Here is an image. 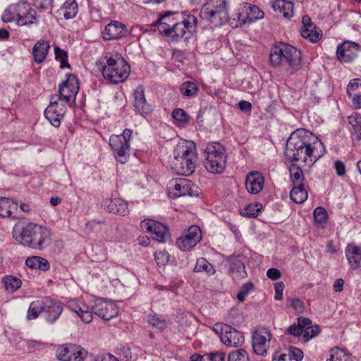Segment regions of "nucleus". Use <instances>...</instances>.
<instances>
[{
    "label": "nucleus",
    "mask_w": 361,
    "mask_h": 361,
    "mask_svg": "<svg viewBox=\"0 0 361 361\" xmlns=\"http://www.w3.org/2000/svg\"><path fill=\"white\" fill-rule=\"evenodd\" d=\"M326 152L323 142L318 137L304 128H299L288 139L284 154L290 161H302L313 165Z\"/></svg>",
    "instance_id": "f257e3e1"
},
{
    "label": "nucleus",
    "mask_w": 361,
    "mask_h": 361,
    "mask_svg": "<svg viewBox=\"0 0 361 361\" xmlns=\"http://www.w3.org/2000/svg\"><path fill=\"white\" fill-rule=\"evenodd\" d=\"M198 161L196 145L190 140H180L169 157L168 165L176 173L189 176L193 173Z\"/></svg>",
    "instance_id": "f03ea898"
},
{
    "label": "nucleus",
    "mask_w": 361,
    "mask_h": 361,
    "mask_svg": "<svg viewBox=\"0 0 361 361\" xmlns=\"http://www.w3.org/2000/svg\"><path fill=\"white\" fill-rule=\"evenodd\" d=\"M157 26L161 34L178 42L192 36L197 27V18L193 15H188L183 21L174 23L171 15H166L159 20Z\"/></svg>",
    "instance_id": "7ed1b4c3"
},
{
    "label": "nucleus",
    "mask_w": 361,
    "mask_h": 361,
    "mask_svg": "<svg viewBox=\"0 0 361 361\" xmlns=\"http://www.w3.org/2000/svg\"><path fill=\"white\" fill-rule=\"evenodd\" d=\"M269 63L274 68L286 67L291 73L296 72L301 66V52L290 44L277 42L271 48Z\"/></svg>",
    "instance_id": "20e7f679"
},
{
    "label": "nucleus",
    "mask_w": 361,
    "mask_h": 361,
    "mask_svg": "<svg viewBox=\"0 0 361 361\" xmlns=\"http://www.w3.org/2000/svg\"><path fill=\"white\" fill-rule=\"evenodd\" d=\"M96 66L104 79L114 84L125 81L130 72L127 62L118 54L106 56L102 61L96 62Z\"/></svg>",
    "instance_id": "39448f33"
},
{
    "label": "nucleus",
    "mask_w": 361,
    "mask_h": 361,
    "mask_svg": "<svg viewBox=\"0 0 361 361\" xmlns=\"http://www.w3.org/2000/svg\"><path fill=\"white\" fill-rule=\"evenodd\" d=\"M13 237L24 246L41 250L49 240L50 231L39 224L28 223L19 233L13 231Z\"/></svg>",
    "instance_id": "423d86ee"
},
{
    "label": "nucleus",
    "mask_w": 361,
    "mask_h": 361,
    "mask_svg": "<svg viewBox=\"0 0 361 361\" xmlns=\"http://www.w3.org/2000/svg\"><path fill=\"white\" fill-rule=\"evenodd\" d=\"M204 166L207 171L214 174L224 172L226 167L227 155L222 145L216 142L208 143L204 149Z\"/></svg>",
    "instance_id": "0eeeda50"
},
{
    "label": "nucleus",
    "mask_w": 361,
    "mask_h": 361,
    "mask_svg": "<svg viewBox=\"0 0 361 361\" xmlns=\"http://www.w3.org/2000/svg\"><path fill=\"white\" fill-rule=\"evenodd\" d=\"M200 16L215 25H223L230 18L226 1L209 0L202 8Z\"/></svg>",
    "instance_id": "6e6552de"
},
{
    "label": "nucleus",
    "mask_w": 361,
    "mask_h": 361,
    "mask_svg": "<svg viewBox=\"0 0 361 361\" xmlns=\"http://www.w3.org/2000/svg\"><path fill=\"white\" fill-rule=\"evenodd\" d=\"M131 135L132 130L126 128L122 134L113 135L109 138V145L115 157L121 164H125L128 159Z\"/></svg>",
    "instance_id": "1a4fd4ad"
},
{
    "label": "nucleus",
    "mask_w": 361,
    "mask_h": 361,
    "mask_svg": "<svg viewBox=\"0 0 361 361\" xmlns=\"http://www.w3.org/2000/svg\"><path fill=\"white\" fill-rule=\"evenodd\" d=\"M56 355L59 361H82L93 358L85 348L74 343L59 345L56 350Z\"/></svg>",
    "instance_id": "9d476101"
},
{
    "label": "nucleus",
    "mask_w": 361,
    "mask_h": 361,
    "mask_svg": "<svg viewBox=\"0 0 361 361\" xmlns=\"http://www.w3.org/2000/svg\"><path fill=\"white\" fill-rule=\"evenodd\" d=\"M214 330L220 334L222 343L229 347H237L243 344V333L226 324H216Z\"/></svg>",
    "instance_id": "9b49d317"
},
{
    "label": "nucleus",
    "mask_w": 361,
    "mask_h": 361,
    "mask_svg": "<svg viewBox=\"0 0 361 361\" xmlns=\"http://www.w3.org/2000/svg\"><path fill=\"white\" fill-rule=\"evenodd\" d=\"M79 90L77 78L73 75H68L66 81L59 88V99L62 102L71 104L75 102Z\"/></svg>",
    "instance_id": "f8f14e48"
},
{
    "label": "nucleus",
    "mask_w": 361,
    "mask_h": 361,
    "mask_svg": "<svg viewBox=\"0 0 361 361\" xmlns=\"http://www.w3.org/2000/svg\"><path fill=\"white\" fill-rule=\"evenodd\" d=\"M235 15L240 25L250 23L264 18V12L258 6L247 2L240 4Z\"/></svg>",
    "instance_id": "ddd939ff"
},
{
    "label": "nucleus",
    "mask_w": 361,
    "mask_h": 361,
    "mask_svg": "<svg viewBox=\"0 0 361 361\" xmlns=\"http://www.w3.org/2000/svg\"><path fill=\"white\" fill-rule=\"evenodd\" d=\"M169 189L173 197H179L197 195L198 188L188 179L178 178L170 182Z\"/></svg>",
    "instance_id": "4468645a"
},
{
    "label": "nucleus",
    "mask_w": 361,
    "mask_h": 361,
    "mask_svg": "<svg viewBox=\"0 0 361 361\" xmlns=\"http://www.w3.org/2000/svg\"><path fill=\"white\" fill-rule=\"evenodd\" d=\"M202 232L197 226H190L188 231L176 240L178 247L183 251L193 248L201 240Z\"/></svg>",
    "instance_id": "2eb2a0df"
},
{
    "label": "nucleus",
    "mask_w": 361,
    "mask_h": 361,
    "mask_svg": "<svg viewBox=\"0 0 361 361\" xmlns=\"http://www.w3.org/2000/svg\"><path fill=\"white\" fill-rule=\"evenodd\" d=\"M140 228L152 234L153 238L164 243L169 238V232L166 226L152 219H144L140 222Z\"/></svg>",
    "instance_id": "dca6fc26"
},
{
    "label": "nucleus",
    "mask_w": 361,
    "mask_h": 361,
    "mask_svg": "<svg viewBox=\"0 0 361 361\" xmlns=\"http://www.w3.org/2000/svg\"><path fill=\"white\" fill-rule=\"evenodd\" d=\"M271 339V334L265 328L257 329L252 337V345L254 352L259 355L264 356L267 353L269 343Z\"/></svg>",
    "instance_id": "f3484780"
},
{
    "label": "nucleus",
    "mask_w": 361,
    "mask_h": 361,
    "mask_svg": "<svg viewBox=\"0 0 361 361\" xmlns=\"http://www.w3.org/2000/svg\"><path fill=\"white\" fill-rule=\"evenodd\" d=\"M66 111L65 104L61 102L54 100V97H52L49 105L44 111V116L53 126L58 128L61 125Z\"/></svg>",
    "instance_id": "a211bd4d"
},
{
    "label": "nucleus",
    "mask_w": 361,
    "mask_h": 361,
    "mask_svg": "<svg viewBox=\"0 0 361 361\" xmlns=\"http://www.w3.org/2000/svg\"><path fill=\"white\" fill-rule=\"evenodd\" d=\"M360 46L351 41H345L337 47L336 56L338 59L344 63L353 61L358 55Z\"/></svg>",
    "instance_id": "6ab92c4d"
},
{
    "label": "nucleus",
    "mask_w": 361,
    "mask_h": 361,
    "mask_svg": "<svg viewBox=\"0 0 361 361\" xmlns=\"http://www.w3.org/2000/svg\"><path fill=\"white\" fill-rule=\"evenodd\" d=\"M93 312L104 320H110L118 314L117 305L111 302L98 300L92 307Z\"/></svg>",
    "instance_id": "aec40b11"
},
{
    "label": "nucleus",
    "mask_w": 361,
    "mask_h": 361,
    "mask_svg": "<svg viewBox=\"0 0 361 361\" xmlns=\"http://www.w3.org/2000/svg\"><path fill=\"white\" fill-rule=\"evenodd\" d=\"M302 27L300 34L305 39H307L311 42H317L322 37V32L320 29L317 28L312 23L310 18L305 16L302 18Z\"/></svg>",
    "instance_id": "412c9836"
},
{
    "label": "nucleus",
    "mask_w": 361,
    "mask_h": 361,
    "mask_svg": "<svg viewBox=\"0 0 361 361\" xmlns=\"http://www.w3.org/2000/svg\"><path fill=\"white\" fill-rule=\"evenodd\" d=\"M345 255L350 269L361 267V245L354 242L348 243L345 248Z\"/></svg>",
    "instance_id": "4be33fe9"
},
{
    "label": "nucleus",
    "mask_w": 361,
    "mask_h": 361,
    "mask_svg": "<svg viewBox=\"0 0 361 361\" xmlns=\"http://www.w3.org/2000/svg\"><path fill=\"white\" fill-rule=\"evenodd\" d=\"M264 178L260 172L251 171L247 173L245 178V188L250 194L259 193L264 188Z\"/></svg>",
    "instance_id": "5701e85b"
},
{
    "label": "nucleus",
    "mask_w": 361,
    "mask_h": 361,
    "mask_svg": "<svg viewBox=\"0 0 361 361\" xmlns=\"http://www.w3.org/2000/svg\"><path fill=\"white\" fill-rule=\"evenodd\" d=\"M102 206L106 211L110 213L123 216L129 214L128 203L120 198L106 199L103 202Z\"/></svg>",
    "instance_id": "b1692460"
},
{
    "label": "nucleus",
    "mask_w": 361,
    "mask_h": 361,
    "mask_svg": "<svg viewBox=\"0 0 361 361\" xmlns=\"http://www.w3.org/2000/svg\"><path fill=\"white\" fill-rule=\"evenodd\" d=\"M127 33L126 25L118 21H111L109 23L102 32L103 38L106 40H111L121 38Z\"/></svg>",
    "instance_id": "393cba45"
},
{
    "label": "nucleus",
    "mask_w": 361,
    "mask_h": 361,
    "mask_svg": "<svg viewBox=\"0 0 361 361\" xmlns=\"http://www.w3.org/2000/svg\"><path fill=\"white\" fill-rule=\"evenodd\" d=\"M347 93L354 109H361V78H355L350 81Z\"/></svg>",
    "instance_id": "a878e982"
},
{
    "label": "nucleus",
    "mask_w": 361,
    "mask_h": 361,
    "mask_svg": "<svg viewBox=\"0 0 361 361\" xmlns=\"http://www.w3.org/2000/svg\"><path fill=\"white\" fill-rule=\"evenodd\" d=\"M44 312L47 314L46 320L49 323L56 322L63 311L61 302L54 301L49 298H44Z\"/></svg>",
    "instance_id": "bb28decb"
},
{
    "label": "nucleus",
    "mask_w": 361,
    "mask_h": 361,
    "mask_svg": "<svg viewBox=\"0 0 361 361\" xmlns=\"http://www.w3.org/2000/svg\"><path fill=\"white\" fill-rule=\"evenodd\" d=\"M135 110L141 115H146L152 111L151 106L147 102L145 96V89L142 86L137 87L133 92Z\"/></svg>",
    "instance_id": "cd10ccee"
},
{
    "label": "nucleus",
    "mask_w": 361,
    "mask_h": 361,
    "mask_svg": "<svg viewBox=\"0 0 361 361\" xmlns=\"http://www.w3.org/2000/svg\"><path fill=\"white\" fill-rule=\"evenodd\" d=\"M303 358V352L295 347H290L284 351L276 352L274 356L272 361H301Z\"/></svg>",
    "instance_id": "c85d7f7f"
},
{
    "label": "nucleus",
    "mask_w": 361,
    "mask_h": 361,
    "mask_svg": "<svg viewBox=\"0 0 361 361\" xmlns=\"http://www.w3.org/2000/svg\"><path fill=\"white\" fill-rule=\"evenodd\" d=\"M245 259L246 258L243 255L231 256L228 259L231 271L235 274L236 277H245L246 276Z\"/></svg>",
    "instance_id": "c756f323"
},
{
    "label": "nucleus",
    "mask_w": 361,
    "mask_h": 361,
    "mask_svg": "<svg viewBox=\"0 0 361 361\" xmlns=\"http://www.w3.org/2000/svg\"><path fill=\"white\" fill-rule=\"evenodd\" d=\"M68 307L71 311L75 312L83 322L89 324L92 322V313L84 303L79 304L75 301H71L68 303Z\"/></svg>",
    "instance_id": "7c9ffc66"
},
{
    "label": "nucleus",
    "mask_w": 361,
    "mask_h": 361,
    "mask_svg": "<svg viewBox=\"0 0 361 361\" xmlns=\"http://www.w3.org/2000/svg\"><path fill=\"white\" fill-rule=\"evenodd\" d=\"M50 49V43L47 40L38 41L32 48L34 60L37 63L44 61Z\"/></svg>",
    "instance_id": "2f4dec72"
},
{
    "label": "nucleus",
    "mask_w": 361,
    "mask_h": 361,
    "mask_svg": "<svg viewBox=\"0 0 361 361\" xmlns=\"http://www.w3.org/2000/svg\"><path fill=\"white\" fill-rule=\"evenodd\" d=\"M272 8L279 11L286 18H290L294 16L293 3L287 0H275L272 3Z\"/></svg>",
    "instance_id": "473e14b6"
},
{
    "label": "nucleus",
    "mask_w": 361,
    "mask_h": 361,
    "mask_svg": "<svg viewBox=\"0 0 361 361\" xmlns=\"http://www.w3.org/2000/svg\"><path fill=\"white\" fill-rule=\"evenodd\" d=\"M18 211V204L12 199L0 197V216L15 218L13 214Z\"/></svg>",
    "instance_id": "72a5a7b5"
},
{
    "label": "nucleus",
    "mask_w": 361,
    "mask_h": 361,
    "mask_svg": "<svg viewBox=\"0 0 361 361\" xmlns=\"http://www.w3.org/2000/svg\"><path fill=\"white\" fill-rule=\"evenodd\" d=\"M1 283L5 291L8 293L16 292L22 286L21 279L13 275L4 276L1 280Z\"/></svg>",
    "instance_id": "f704fd0d"
},
{
    "label": "nucleus",
    "mask_w": 361,
    "mask_h": 361,
    "mask_svg": "<svg viewBox=\"0 0 361 361\" xmlns=\"http://www.w3.org/2000/svg\"><path fill=\"white\" fill-rule=\"evenodd\" d=\"M327 355L326 361H348L351 359V355L345 349L337 346L331 348Z\"/></svg>",
    "instance_id": "c9c22d12"
},
{
    "label": "nucleus",
    "mask_w": 361,
    "mask_h": 361,
    "mask_svg": "<svg viewBox=\"0 0 361 361\" xmlns=\"http://www.w3.org/2000/svg\"><path fill=\"white\" fill-rule=\"evenodd\" d=\"M25 264L30 268L42 271H47L50 268L49 262L46 259L38 256L28 257L25 260Z\"/></svg>",
    "instance_id": "e433bc0d"
},
{
    "label": "nucleus",
    "mask_w": 361,
    "mask_h": 361,
    "mask_svg": "<svg viewBox=\"0 0 361 361\" xmlns=\"http://www.w3.org/2000/svg\"><path fill=\"white\" fill-rule=\"evenodd\" d=\"M307 191L305 188V185H293V189L290 192V199L297 204L304 202L307 198Z\"/></svg>",
    "instance_id": "4c0bfd02"
},
{
    "label": "nucleus",
    "mask_w": 361,
    "mask_h": 361,
    "mask_svg": "<svg viewBox=\"0 0 361 361\" xmlns=\"http://www.w3.org/2000/svg\"><path fill=\"white\" fill-rule=\"evenodd\" d=\"M289 173L293 185H305L306 180L303 171L298 165L292 164L289 167Z\"/></svg>",
    "instance_id": "58836bf2"
},
{
    "label": "nucleus",
    "mask_w": 361,
    "mask_h": 361,
    "mask_svg": "<svg viewBox=\"0 0 361 361\" xmlns=\"http://www.w3.org/2000/svg\"><path fill=\"white\" fill-rule=\"evenodd\" d=\"M226 355L222 351L206 353L203 355L200 354H193L190 356V361H201L203 358L208 361H224Z\"/></svg>",
    "instance_id": "ea45409f"
},
{
    "label": "nucleus",
    "mask_w": 361,
    "mask_h": 361,
    "mask_svg": "<svg viewBox=\"0 0 361 361\" xmlns=\"http://www.w3.org/2000/svg\"><path fill=\"white\" fill-rule=\"evenodd\" d=\"M78 10V4L75 0H66L60 11L66 19H71L76 16Z\"/></svg>",
    "instance_id": "a19ab883"
},
{
    "label": "nucleus",
    "mask_w": 361,
    "mask_h": 361,
    "mask_svg": "<svg viewBox=\"0 0 361 361\" xmlns=\"http://www.w3.org/2000/svg\"><path fill=\"white\" fill-rule=\"evenodd\" d=\"M44 299L32 301L27 312V319L29 320L35 319L41 312H44Z\"/></svg>",
    "instance_id": "79ce46f5"
},
{
    "label": "nucleus",
    "mask_w": 361,
    "mask_h": 361,
    "mask_svg": "<svg viewBox=\"0 0 361 361\" xmlns=\"http://www.w3.org/2000/svg\"><path fill=\"white\" fill-rule=\"evenodd\" d=\"M194 271H204L210 275H212L215 273L216 270L214 267L210 264L205 258L200 257L197 259L196 265L194 268Z\"/></svg>",
    "instance_id": "37998d69"
},
{
    "label": "nucleus",
    "mask_w": 361,
    "mask_h": 361,
    "mask_svg": "<svg viewBox=\"0 0 361 361\" xmlns=\"http://www.w3.org/2000/svg\"><path fill=\"white\" fill-rule=\"evenodd\" d=\"M172 117L178 126H185L189 123L190 117L182 109H176L172 112Z\"/></svg>",
    "instance_id": "c03bdc74"
},
{
    "label": "nucleus",
    "mask_w": 361,
    "mask_h": 361,
    "mask_svg": "<svg viewBox=\"0 0 361 361\" xmlns=\"http://www.w3.org/2000/svg\"><path fill=\"white\" fill-rule=\"evenodd\" d=\"M348 123L353 129V133L357 135V139L361 140V115L354 113L348 117Z\"/></svg>",
    "instance_id": "a18cd8bd"
},
{
    "label": "nucleus",
    "mask_w": 361,
    "mask_h": 361,
    "mask_svg": "<svg viewBox=\"0 0 361 361\" xmlns=\"http://www.w3.org/2000/svg\"><path fill=\"white\" fill-rule=\"evenodd\" d=\"M147 321L151 326L160 330L166 329L169 324V322L166 319L158 316L157 314H149Z\"/></svg>",
    "instance_id": "49530a36"
},
{
    "label": "nucleus",
    "mask_w": 361,
    "mask_h": 361,
    "mask_svg": "<svg viewBox=\"0 0 361 361\" xmlns=\"http://www.w3.org/2000/svg\"><path fill=\"white\" fill-rule=\"evenodd\" d=\"M180 91L184 96L192 97L197 94L198 87L193 82L186 81L180 87Z\"/></svg>",
    "instance_id": "de8ad7c7"
},
{
    "label": "nucleus",
    "mask_w": 361,
    "mask_h": 361,
    "mask_svg": "<svg viewBox=\"0 0 361 361\" xmlns=\"http://www.w3.org/2000/svg\"><path fill=\"white\" fill-rule=\"evenodd\" d=\"M17 15V21L23 20L31 11L30 5L25 1H20L14 4Z\"/></svg>",
    "instance_id": "09e8293b"
},
{
    "label": "nucleus",
    "mask_w": 361,
    "mask_h": 361,
    "mask_svg": "<svg viewBox=\"0 0 361 361\" xmlns=\"http://www.w3.org/2000/svg\"><path fill=\"white\" fill-rule=\"evenodd\" d=\"M245 360H248V353L242 348L233 350L228 356V361H241Z\"/></svg>",
    "instance_id": "8fccbe9b"
},
{
    "label": "nucleus",
    "mask_w": 361,
    "mask_h": 361,
    "mask_svg": "<svg viewBox=\"0 0 361 361\" xmlns=\"http://www.w3.org/2000/svg\"><path fill=\"white\" fill-rule=\"evenodd\" d=\"M314 219L316 224H324L327 220V212L324 208L318 207L314 210Z\"/></svg>",
    "instance_id": "3c124183"
},
{
    "label": "nucleus",
    "mask_w": 361,
    "mask_h": 361,
    "mask_svg": "<svg viewBox=\"0 0 361 361\" xmlns=\"http://www.w3.org/2000/svg\"><path fill=\"white\" fill-rule=\"evenodd\" d=\"M262 208V205L259 202L250 204L245 207L243 214L250 217H255Z\"/></svg>",
    "instance_id": "603ef678"
},
{
    "label": "nucleus",
    "mask_w": 361,
    "mask_h": 361,
    "mask_svg": "<svg viewBox=\"0 0 361 361\" xmlns=\"http://www.w3.org/2000/svg\"><path fill=\"white\" fill-rule=\"evenodd\" d=\"M1 19L4 22H11L16 20L17 22V15L15 11L14 4L11 5L7 9H6L2 15Z\"/></svg>",
    "instance_id": "864d4df0"
},
{
    "label": "nucleus",
    "mask_w": 361,
    "mask_h": 361,
    "mask_svg": "<svg viewBox=\"0 0 361 361\" xmlns=\"http://www.w3.org/2000/svg\"><path fill=\"white\" fill-rule=\"evenodd\" d=\"M169 254L166 251H158L154 253V259L158 266L166 265L169 260Z\"/></svg>",
    "instance_id": "5fc2aeb1"
},
{
    "label": "nucleus",
    "mask_w": 361,
    "mask_h": 361,
    "mask_svg": "<svg viewBox=\"0 0 361 361\" xmlns=\"http://www.w3.org/2000/svg\"><path fill=\"white\" fill-rule=\"evenodd\" d=\"M56 59L61 62V66L63 68L66 66H69L67 63V53L59 47L54 49Z\"/></svg>",
    "instance_id": "6e6d98bb"
},
{
    "label": "nucleus",
    "mask_w": 361,
    "mask_h": 361,
    "mask_svg": "<svg viewBox=\"0 0 361 361\" xmlns=\"http://www.w3.org/2000/svg\"><path fill=\"white\" fill-rule=\"evenodd\" d=\"M36 21V11L31 8L29 14L26 16L23 20H18V25L23 26L26 25H30Z\"/></svg>",
    "instance_id": "4d7b16f0"
},
{
    "label": "nucleus",
    "mask_w": 361,
    "mask_h": 361,
    "mask_svg": "<svg viewBox=\"0 0 361 361\" xmlns=\"http://www.w3.org/2000/svg\"><path fill=\"white\" fill-rule=\"evenodd\" d=\"M319 331L320 329L318 326H310L304 329L303 336L309 340L317 336Z\"/></svg>",
    "instance_id": "13d9d810"
},
{
    "label": "nucleus",
    "mask_w": 361,
    "mask_h": 361,
    "mask_svg": "<svg viewBox=\"0 0 361 361\" xmlns=\"http://www.w3.org/2000/svg\"><path fill=\"white\" fill-rule=\"evenodd\" d=\"M291 307L295 310L296 313H302L305 310V305L302 300L298 298H293L290 300Z\"/></svg>",
    "instance_id": "bf43d9fd"
},
{
    "label": "nucleus",
    "mask_w": 361,
    "mask_h": 361,
    "mask_svg": "<svg viewBox=\"0 0 361 361\" xmlns=\"http://www.w3.org/2000/svg\"><path fill=\"white\" fill-rule=\"evenodd\" d=\"M54 0H35L36 6L44 11H50L52 8Z\"/></svg>",
    "instance_id": "052dcab7"
},
{
    "label": "nucleus",
    "mask_w": 361,
    "mask_h": 361,
    "mask_svg": "<svg viewBox=\"0 0 361 361\" xmlns=\"http://www.w3.org/2000/svg\"><path fill=\"white\" fill-rule=\"evenodd\" d=\"M284 287H285V285L282 281H279V282H277L275 283V285H274V290H275L274 299L276 300H282Z\"/></svg>",
    "instance_id": "680f3d73"
},
{
    "label": "nucleus",
    "mask_w": 361,
    "mask_h": 361,
    "mask_svg": "<svg viewBox=\"0 0 361 361\" xmlns=\"http://www.w3.org/2000/svg\"><path fill=\"white\" fill-rule=\"evenodd\" d=\"M267 276L271 280L275 281L281 277V273L277 269L270 268L267 271Z\"/></svg>",
    "instance_id": "e2e57ef3"
},
{
    "label": "nucleus",
    "mask_w": 361,
    "mask_h": 361,
    "mask_svg": "<svg viewBox=\"0 0 361 361\" xmlns=\"http://www.w3.org/2000/svg\"><path fill=\"white\" fill-rule=\"evenodd\" d=\"M288 331L290 335L299 336L303 334L304 329L298 324H293L288 329Z\"/></svg>",
    "instance_id": "0e129e2a"
},
{
    "label": "nucleus",
    "mask_w": 361,
    "mask_h": 361,
    "mask_svg": "<svg viewBox=\"0 0 361 361\" xmlns=\"http://www.w3.org/2000/svg\"><path fill=\"white\" fill-rule=\"evenodd\" d=\"M334 168L336 171V173L340 176H344L345 174V166L343 162L340 160H337L334 162Z\"/></svg>",
    "instance_id": "69168bd1"
},
{
    "label": "nucleus",
    "mask_w": 361,
    "mask_h": 361,
    "mask_svg": "<svg viewBox=\"0 0 361 361\" xmlns=\"http://www.w3.org/2000/svg\"><path fill=\"white\" fill-rule=\"evenodd\" d=\"M311 324V320L305 317H299L298 319V325L302 329H305L306 327L310 326Z\"/></svg>",
    "instance_id": "338daca9"
},
{
    "label": "nucleus",
    "mask_w": 361,
    "mask_h": 361,
    "mask_svg": "<svg viewBox=\"0 0 361 361\" xmlns=\"http://www.w3.org/2000/svg\"><path fill=\"white\" fill-rule=\"evenodd\" d=\"M344 281L342 279H338L336 280L334 283V290L336 293L341 292L343 288Z\"/></svg>",
    "instance_id": "774afa93"
}]
</instances>
